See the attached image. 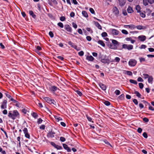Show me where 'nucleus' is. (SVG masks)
Masks as SVG:
<instances>
[{
    "instance_id": "nucleus-1",
    "label": "nucleus",
    "mask_w": 154,
    "mask_h": 154,
    "mask_svg": "<svg viewBox=\"0 0 154 154\" xmlns=\"http://www.w3.org/2000/svg\"><path fill=\"white\" fill-rule=\"evenodd\" d=\"M19 114L17 110H14L13 113L11 112V111H10L8 113V117L12 118L13 120L15 119L16 117H19Z\"/></svg>"
},
{
    "instance_id": "nucleus-2",
    "label": "nucleus",
    "mask_w": 154,
    "mask_h": 154,
    "mask_svg": "<svg viewBox=\"0 0 154 154\" xmlns=\"http://www.w3.org/2000/svg\"><path fill=\"white\" fill-rule=\"evenodd\" d=\"M106 57L105 55L104 57V58L101 59L100 61L103 63H107V64H109L110 62H112L110 58H109L108 57L107 58Z\"/></svg>"
},
{
    "instance_id": "nucleus-3",
    "label": "nucleus",
    "mask_w": 154,
    "mask_h": 154,
    "mask_svg": "<svg viewBox=\"0 0 154 154\" xmlns=\"http://www.w3.org/2000/svg\"><path fill=\"white\" fill-rule=\"evenodd\" d=\"M44 99L48 103L50 104H53L54 105H56V102L54 100L51 99L48 97H45Z\"/></svg>"
},
{
    "instance_id": "nucleus-4",
    "label": "nucleus",
    "mask_w": 154,
    "mask_h": 154,
    "mask_svg": "<svg viewBox=\"0 0 154 154\" xmlns=\"http://www.w3.org/2000/svg\"><path fill=\"white\" fill-rule=\"evenodd\" d=\"M133 46L131 45L123 44L122 45V48L131 50L133 49Z\"/></svg>"
},
{
    "instance_id": "nucleus-5",
    "label": "nucleus",
    "mask_w": 154,
    "mask_h": 154,
    "mask_svg": "<svg viewBox=\"0 0 154 154\" xmlns=\"http://www.w3.org/2000/svg\"><path fill=\"white\" fill-rule=\"evenodd\" d=\"M137 63V61L134 59H131L128 62L129 65L131 66H134Z\"/></svg>"
},
{
    "instance_id": "nucleus-6",
    "label": "nucleus",
    "mask_w": 154,
    "mask_h": 154,
    "mask_svg": "<svg viewBox=\"0 0 154 154\" xmlns=\"http://www.w3.org/2000/svg\"><path fill=\"white\" fill-rule=\"evenodd\" d=\"M7 101L6 100H4L2 103L1 108L2 109H5L7 108Z\"/></svg>"
},
{
    "instance_id": "nucleus-7",
    "label": "nucleus",
    "mask_w": 154,
    "mask_h": 154,
    "mask_svg": "<svg viewBox=\"0 0 154 154\" xmlns=\"http://www.w3.org/2000/svg\"><path fill=\"white\" fill-rule=\"evenodd\" d=\"M64 28L66 30L67 32H72V28L69 26V25L68 24H66L64 26Z\"/></svg>"
},
{
    "instance_id": "nucleus-8",
    "label": "nucleus",
    "mask_w": 154,
    "mask_h": 154,
    "mask_svg": "<svg viewBox=\"0 0 154 154\" xmlns=\"http://www.w3.org/2000/svg\"><path fill=\"white\" fill-rule=\"evenodd\" d=\"M113 12L115 15L118 16L119 14V11L116 7H115L113 9Z\"/></svg>"
},
{
    "instance_id": "nucleus-9",
    "label": "nucleus",
    "mask_w": 154,
    "mask_h": 154,
    "mask_svg": "<svg viewBox=\"0 0 154 154\" xmlns=\"http://www.w3.org/2000/svg\"><path fill=\"white\" fill-rule=\"evenodd\" d=\"M110 31L111 32L112 34L113 35H117L119 33V31L115 29H110Z\"/></svg>"
},
{
    "instance_id": "nucleus-10",
    "label": "nucleus",
    "mask_w": 154,
    "mask_h": 154,
    "mask_svg": "<svg viewBox=\"0 0 154 154\" xmlns=\"http://www.w3.org/2000/svg\"><path fill=\"white\" fill-rule=\"evenodd\" d=\"M55 134V133L54 132L51 131L48 133L47 136L48 137L52 138L54 137V134Z\"/></svg>"
},
{
    "instance_id": "nucleus-11",
    "label": "nucleus",
    "mask_w": 154,
    "mask_h": 154,
    "mask_svg": "<svg viewBox=\"0 0 154 154\" xmlns=\"http://www.w3.org/2000/svg\"><path fill=\"white\" fill-rule=\"evenodd\" d=\"M63 148L68 152H70L71 151V149L69 147L68 145L66 144L63 143Z\"/></svg>"
},
{
    "instance_id": "nucleus-12",
    "label": "nucleus",
    "mask_w": 154,
    "mask_h": 154,
    "mask_svg": "<svg viewBox=\"0 0 154 154\" xmlns=\"http://www.w3.org/2000/svg\"><path fill=\"white\" fill-rule=\"evenodd\" d=\"M108 46L110 48L113 49H116L117 48V46H116L113 45L112 44L110 43L108 44Z\"/></svg>"
},
{
    "instance_id": "nucleus-13",
    "label": "nucleus",
    "mask_w": 154,
    "mask_h": 154,
    "mask_svg": "<svg viewBox=\"0 0 154 154\" xmlns=\"http://www.w3.org/2000/svg\"><path fill=\"white\" fill-rule=\"evenodd\" d=\"M58 89V88L57 87L54 86H52L50 88V90L53 93H54Z\"/></svg>"
},
{
    "instance_id": "nucleus-14",
    "label": "nucleus",
    "mask_w": 154,
    "mask_h": 154,
    "mask_svg": "<svg viewBox=\"0 0 154 154\" xmlns=\"http://www.w3.org/2000/svg\"><path fill=\"white\" fill-rule=\"evenodd\" d=\"M119 1V4L120 6H124L126 3V0H118Z\"/></svg>"
},
{
    "instance_id": "nucleus-15",
    "label": "nucleus",
    "mask_w": 154,
    "mask_h": 154,
    "mask_svg": "<svg viewBox=\"0 0 154 154\" xmlns=\"http://www.w3.org/2000/svg\"><path fill=\"white\" fill-rule=\"evenodd\" d=\"M99 85L100 87L103 91H105L106 89V85L102 83H100L99 84Z\"/></svg>"
},
{
    "instance_id": "nucleus-16",
    "label": "nucleus",
    "mask_w": 154,
    "mask_h": 154,
    "mask_svg": "<svg viewBox=\"0 0 154 154\" xmlns=\"http://www.w3.org/2000/svg\"><path fill=\"white\" fill-rule=\"evenodd\" d=\"M138 38L140 41L143 42L146 39V37L144 35H141L139 36Z\"/></svg>"
},
{
    "instance_id": "nucleus-17",
    "label": "nucleus",
    "mask_w": 154,
    "mask_h": 154,
    "mask_svg": "<svg viewBox=\"0 0 154 154\" xmlns=\"http://www.w3.org/2000/svg\"><path fill=\"white\" fill-rule=\"evenodd\" d=\"M127 11L128 13H131L133 12V10L132 7L129 6L127 9Z\"/></svg>"
},
{
    "instance_id": "nucleus-18",
    "label": "nucleus",
    "mask_w": 154,
    "mask_h": 154,
    "mask_svg": "<svg viewBox=\"0 0 154 154\" xmlns=\"http://www.w3.org/2000/svg\"><path fill=\"white\" fill-rule=\"evenodd\" d=\"M112 43L116 46H117L119 45V42L116 40L114 39L112 40Z\"/></svg>"
},
{
    "instance_id": "nucleus-19",
    "label": "nucleus",
    "mask_w": 154,
    "mask_h": 154,
    "mask_svg": "<svg viewBox=\"0 0 154 154\" xmlns=\"http://www.w3.org/2000/svg\"><path fill=\"white\" fill-rule=\"evenodd\" d=\"M68 43V44L70 45L72 47H73L75 49H76V48L77 47V46L74 45V43H72L71 41L69 42Z\"/></svg>"
},
{
    "instance_id": "nucleus-20",
    "label": "nucleus",
    "mask_w": 154,
    "mask_h": 154,
    "mask_svg": "<svg viewBox=\"0 0 154 154\" xmlns=\"http://www.w3.org/2000/svg\"><path fill=\"white\" fill-rule=\"evenodd\" d=\"M94 23V24L99 29H102L101 26L98 22H95Z\"/></svg>"
},
{
    "instance_id": "nucleus-21",
    "label": "nucleus",
    "mask_w": 154,
    "mask_h": 154,
    "mask_svg": "<svg viewBox=\"0 0 154 154\" xmlns=\"http://www.w3.org/2000/svg\"><path fill=\"white\" fill-rule=\"evenodd\" d=\"M29 14L33 18H35L36 16L34 14L32 11H29Z\"/></svg>"
},
{
    "instance_id": "nucleus-22",
    "label": "nucleus",
    "mask_w": 154,
    "mask_h": 154,
    "mask_svg": "<svg viewBox=\"0 0 154 154\" xmlns=\"http://www.w3.org/2000/svg\"><path fill=\"white\" fill-rule=\"evenodd\" d=\"M94 58L91 55L88 56L86 57V59L89 61H92L94 60Z\"/></svg>"
},
{
    "instance_id": "nucleus-23",
    "label": "nucleus",
    "mask_w": 154,
    "mask_h": 154,
    "mask_svg": "<svg viewBox=\"0 0 154 154\" xmlns=\"http://www.w3.org/2000/svg\"><path fill=\"white\" fill-rule=\"evenodd\" d=\"M136 27L139 30H141L142 29H144L146 28V27L140 25H138Z\"/></svg>"
},
{
    "instance_id": "nucleus-24",
    "label": "nucleus",
    "mask_w": 154,
    "mask_h": 154,
    "mask_svg": "<svg viewBox=\"0 0 154 154\" xmlns=\"http://www.w3.org/2000/svg\"><path fill=\"white\" fill-rule=\"evenodd\" d=\"M97 42L100 45L103 47H104L105 46V44L103 41L99 40Z\"/></svg>"
},
{
    "instance_id": "nucleus-25",
    "label": "nucleus",
    "mask_w": 154,
    "mask_h": 154,
    "mask_svg": "<svg viewBox=\"0 0 154 154\" xmlns=\"http://www.w3.org/2000/svg\"><path fill=\"white\" fill-rule=\"evenodd\" d=\"M82 14L85 17H88V14L85 11H82Z\"/></svg>"
},
{
    "instance_id": "nucleus-26",
    "label": "nucleus",
    "mask_w": 154,
    "mask_h": 154,
    "mask_svg": "<svg viewBox=\"0 0 154 154\" xmlns=\"http://www.w3.org/2000/svg\"><path fill=\"white\" fill-rule=\"evenodd\" d=\"M136 10L137 11V13H139L140 11V7L139 5H137L135 7Z\"/></svg>"
},
{
    "instance_id": "nucleus-27",
    "label": "nucleus",
    "mask_w": 154,
    "mask_h": 154,
    "mask_svg": "<svg viewBox=\"0 0 154 154\" xmlns=\"http://www.w3.org/2000/svg\"><path fill=\"white\" fill-rule=\"evenodd\" d=\"M125 73L128 75L131 76L132 75V73L130 71L125 70Z\"/></svg>"
},
{
    "instance_id": "nucleus-28",
    "label": "nucleus",
    "mask_w": 154,
    "mask_h": 154,
    "mask_svg": "<svg viewBox=\"0 0 154 154\" xmlns=\"http://www.w3.org/2000/svg\"><path fill=\"white\" fill-rule=\"evenodd\" d=\"M126 26L128 27L131 29H134L136 28V26L133 24L128 25H126Z\"/></svg>"
},
{
    "instance_id": "nucleus-29",
    "label": "nucleus",
    "mask_w": 154,
    "mask_h": 154,
    "mask_svg": "<svg viewBox=\"0 0 154 154\" xmlns=\"http://www.w3.org/2000/svg\"><path fill=\"white\" fill-rule=\"evenodd\" d=\"M140 15L141 17L143 18H144L145 17V14L144 12H139Z\"/></svg>"
},
{
    "instance_id": "nucleus-30",
    "label": "nucleus",
    "mask_w": 154,
    "mask_h": 154,
    "mask_svg": "<svg viewBox=\"0 0 154 154\" xmlns=\"http://www.w3.org/2000/svg\"><path fill=\"white\" fill-rule=\"evenodd\" d=\"M153 78L152 76H149L148 78V82L150 83L152 82L153 80Z\"/></svg>"
},
{
    "instance_id": "nucleus-31",
    "label": "nucleus",
    "mask_w": 154,
    "mask_h": 154,
    "mask_svg": "<svg viewBox=\"0 0 154 154\" xmlns=\"http://www.w3.org/2000/svg\"><path fill=\"white\" fill-rule=\"evenodd\" d=\"M129 82L131 83L136 85L137 84V82L136 80L133 79H130L129 80Z\"/></svg>"
},
{
    "instance_id": "nucleus-32",
    "label": "nucleus",
    "mask_w": 154,
    "mask_h": 154,
    "mask_svg": "<svg viewBox=\"0 0 154 154\" xmlns=\"http://www.w3.org/2000/svg\"><path fill=\"white\" fill-rule=\"evenodd\" d=\"M143 4L145 6H146L148 5V0H143Z\"/></svg>"
},
{
    "instance_id": "nucleus-33",
    "label": "nucleus",
    "mask_w": 154,
    "mask_h": 154,
    "mask_svg": "<svg viewBox=\"0 0 154 154\" xmlns=\"http://www.w3.org/2000/svg\"><path fill=\"white\" fill-rule=\"evenodd\" d=\"M5 94L8 98L10 99V100L11 101V98H13L11 96L10 94H9L7 92L5 93Z\"/></svg>"
},
{
    "instance_id": "nucleus-34",
    "label": "nucleus",
    "mask_w": 154,
    "mask_h": 154,
    "mask_svg": "<svg viewBox=\"0 0 154 154\" xmlns=\"http://www.w3.org/2000/svg\"><path fill=\"white\" fill-rule=\"evenodd\" d=\"M134 94H135L136 95V96L138 97H140L141 95L137 91H135Z\"/></svg>"
},
{
    "instance_id": "nucleus-35",
    "label": "nucleus",
    "mask_w": 154,
    "mask_h": 154,
    "mask_svg": "<svg viewBox=\"0 0 154 154\" xmlns=\"http://www.w3.org/2000/svg\"><path fill=\"white\" fill-rule=\"evenodd\" d=\"M54 118L56 119V121L57 122H59V121L62 120L61 117L57 116H54Z\"/></svg>"
},
{
    "instance_id": "nucleus-36",
    "label": "nucleus",
    "mask_w": 154,
    "mask_h": 154,
    "mask_svg": "<svg viewBox=\"0 0 154 154\" xmlns=\"http://www.w3.org/2000/svg\"><path fill=\"white\" fill-rule=\"evenodd\" d=\"M32 116L35 118H36L38 117V115L37 114L33 112L32 114Z\"/></svg>"
},
{
    "instance_id": "nucleus-37",
    "label": "nucleus",
    "mask_w": 154,
    "mask_h": 154,
    "mask_svg": "<svg viewBox=\"0 0 154 154\" xmlns=\"http://www.w3.org/2000/svg\"><path fill=\"white\" fill-rule=\"evenodd\" d=\"M104 103L107 106H109L110 104V102L108 101H105L104 102Z\"/></svg>"
},
{
    "instance_id": "nucleus-38",
    "label": "nucleus",
    "mask_w": 154,
    "mask_h": 154,
    "mask_svg": "<svg viewBox=\"0 0 154 154\" xmlns=\"http://www.w3.org/2000/svg\"><path fill=\"white\" fill-rule=\"evenodd\" d=\"M122 33L125 35H127L128 33V32L125 29L122 30Z\"/></svg>"
},
{
    "instance_id": "nucleus-39",
    "label": "nucleus",
    "mask_w": 154,
    "mask_h": 154,
    "mask_svg": "<svg viewBox=\"0 0 154 154\" xmlns=\"http://www.w3.org/2000/svg\"><path fill=\"white\" fill-rule=\"evenodd\" d=\"M57 25L59 26L61 28H63V23L61 22H59L57 23Z\"/></svg>"
},
{
    "instance_id": "nucleus-40",
    "label": "nucleus",
    "mask_w": 154,
    "mask_h": 154,
    "mask_svg": "<svg viewBox=\"0 0 154 154\" xmlns=\"http://www.w3.org/2000/svg\"><path fill=\"white\" fill-rule=\"evenodd\" d=\"M101 35L102 37H106L107 36V34L106 32H103L101 34Z\"/></svg>"
},
{
    "instance_id": "nucleus-41",
    "label": "nucleus",
    "mask_w": 154,
    "mask_h": 154,
    "mask_svg": "<svg viewBox=\"0 0 154 154\" xmlns=\"http://www.w3.org/2000/svg\"><path fill=\"white\" fill-rule=\"evenodd\" d=\"M143 78L144 79H146L149 77V75L147 74H143Z\"/></svg>"
},
{
    "instance_id": "nucleus-42",
    "label": "nucleus",
    "mask_w": 154,
    "mask_h": 154,
    "mask_svg": "<svg viewBox=\"0 0 154 154\" xmlns=\"http://www.w3.org/2000/svg\"><path fill=\"white\" fill-rule=\"evenodd\" d=\"M142 102L145 104V105L147 106V105H150V104L149 103H148L145 100H143L142 101Z\"/></svg>"
},
{
    "instance_id": "nucleus-43",
    "label": "nucleus",
    "mask_w": 154,
    "mask_h": 154,
    "mask_svg": "<svg viewBox=\"0 0 154 154\" xmlns=\"http://www.w3.org/2000/svg\"><path fill=\"white\" fill-rule=\"evenodd\" d=\"M86 116L87 119H88V121H89V122H93V121H92V118L91 117L89 116L88 115H86Z\"/></svg>"
},
{
    "instance_id": "nucleus-44",
    "label": "nucleus",
    "mask_w": 154,
    "mask_h": 154,
    "mask_svg": "<svg viewBox=\"0 0 154 154\" xmlns=\"http://www.w3.org/2000/svg\"><path fill=\"white\" fill-rule=\"evenodd\" d=\"M60 20L62 21H65L66 20V18L64 16H61L60 17Z\"/></svg>"
},
{
    "instance_id": "nucleus-45",
    "label": "nucleus",
    "mask_w": 154,
    "mask_h": 154,
    "mask_svg": "<svg viewBox=\"0 0 154 154\" xmlns=\"http://www.w3.org/2000/svg\"><path fill=\"white\" fill-rule=\"evenodd\" d=\"M89 11L92 14H95L94 10L92 8H90L89 9Z\"/></svg>"
},
{
    "instance_id": "nucleus-46",
    "label": "nucleus",
    "mask_w": 154,
    "mask_h": 154,
    "mask_svg": "<svg viewBox=\"0 0 154 154\" xmlns=\"http://www.w3.org/2000/svg\"><path fill=\"white\" fill-rule=\"evenodd\" d=\"M23 132L25 134L28 133V131L27 129L26 128H24L23 129Z\"/></svg>"
},
{
    "instance_id": "nucleus-47",
    "label": "nucleus",
    "mask_w": 154,
    "mask_h": 154,
    "mask_svg": "<svg viewBox=\"0 0 154 154\" xmlns=\"http://www.w3.org/2000/svg\"><path fill=\"white\" fill-rule=\"evenodd\" d=\"M60 140L61 142H63L65 141L66 139L64 137H60Z\"/></svg>"
},
{
    "instance_id": "nucleus-48",
    "label": "nucleus",
    "mask_w": 154,
    "mask_h": 154,
    "mask_svg": "<svg viewBox=\"0 0 154 154\" xmlns=\"http://www.w3.org/2000/svg\"><path fill=\"white\" fill-rule=\"evenodd\" d=\"M139 88L140 89H142L143 87V85L142 83H139Z\"/></svg>"
},
{
    "instance_id": "nucleus-49",
    "label": "nucleus",
    "mask_w": 154,
    "mask_h": 154,
    "mask_svg": "<svg viewBox=\"0 0 154 154\" xmlns=\"http://www.w3.org/2000/svg\"><path fill=\"white\" fill-rule=\"evenodd\" d=\"M104 142L107 145H109L111 146V145L109 142H108L106 140H105L104 141Z\"/></svg>"
},
{
    "instance_id": "nucleus-50",
    "label": "nucleus",
    "mask_w": 154,
    "mask_h": 154,
    "mask_svg": "<svg viewBox=\"0 0 154 154\" xmlns=\"http://www.w3.org/2000/svg\"><path fill=\"white\" fill-rule=\"evenodd\" d=\"M84 53L83 51H81L78 53L79 55L81 56H82L83 55Z\"/></svg>"
},
{
    "instance_id": "nucleus-51",
    "label": "nucleus",
    "mask_w": 154,
    "mask_h": 154,
    "mask_svg": "<svg viewBox=\"0 0 154 154\" xmlns=\"http://www.w3.org/2000/svg\"><path fill=\"white\" fill-rule=\"evenodd\" d=\"M49 35L51 38H53L54 37V34L52 32L50 31L49 32Z\"/></svg>"
},
{
    "instance_id": "nucleus-52",
    "label": "nucleus",
    "mask_w": 154,
    "mask_h": 154,
    "mask_svg": "<svg viewBox=\"0 0 154 154\" xmlns=\"http://www.w3.org/2000/svg\"><path fill=\"white\" fill-rule=\"evenodd\" d=\"M133 101L135 105H137L138 104V101L136 99H134L133 100Z\"/></svg>"
},
{
    "instance_id": "nucleus-53",
    "label": "nucleus",
    "mask_w": 154,
    "mask_h": 154,
    "mask_svg": "<svg viewBox=\"0 0 154 154\" xmlns=\"http://www.w3.org/2000/svg\"><path fill=\"white\" fill-rule=\"evenodd\" d=\"M55 148L57 149H63V148L61 146L57 145Z\"/></svg>"
},
{
    "instance_id": "nucleus-54",
    "label": "nucleus",
    "mask_w": 154,
    "mask_h": 154,
    "mask_svg": "<svg viewBox=\"0 0 154 154\" xmlns=\"http://www.w3.org/2000/svg\"><path fill=\"white\" fill-rule=\"evenodd\" d=\"M143 136L144 138H147V137H148L147 134V133L145 132H144L143 133Z\"/></svg>"
},
{
    "instance_id": "nucleus-55",
    "label": "nucleus",
    "mask_w": 154,
    "mask_h": 154,
    "mask_svg": "<svg viewBox=\"0 0 154 154\" xmlns=\"http://www.w3.org/2000/svg\"><path fill=\"white\" fill-rule=\"evenodd\" d=\"M25 136L26 138H27L28 139L30 138V135L28 133H27L25 134Z\"/></svg>"
},
{
    "instance_id": "nucleus-56",
    "label": "nucleus",
    "mask_w": 154,
    "mask_h": 154,
    "mask_svg": "<svg viewBox=\"0 0 154 154\" xmlns=\"http://www.w3.org/2000/svg\"><path fill=\"white\" fill-rule=\"evenodd\" d=\"M115 93L116 95H119L120 94V91L119 90H116L115 91Z\"/></svg>"
},
{
    "instance_id": "nucleus-57",
    "label": "nucleus",
    "mask_w": 154,
    "mask_h": 154,
    "mask_svg": "<svg viewBox=\"0 0 154 154\" xmlns=\"http://www.w3.org/2000/svg\"><path fill=\"white\" fill-rule=\"evenodd\" d=\"M140 61V62L144 61H145V59L143 57H140L139 58Z\"/></svg>"
},
{
    "instance_id": "nucleus-58",
    "label": "nucleus",
    "mask_w": 154,
    "mask_h": 154,
    "mask_svg": "<svg viewBox=\"0 0 154 154\" xmlns=\"http://www.w3.org/2000/svg\"><path fill=\"white\" fill-rule=\"evenodd\" d=\"M43 120L41 118H39L38 119L37 123L38 124H40L42 122Z\"/></svg>"
},
{
    "instance_id": "nucleus-59",
    "label": "nucleus",
    "mask_w": 154,
    "mask_h": 154,
    "mask_svg": "<svg viewBox=\"0 0 154 154\" xmlns=\"http://www.w3.org/2000/svg\"><path fill=\"white\" fill-rule=\"evenodd\" d=\"M143 120L146 122H149V119L146 117L144 118L143 119Z\"/></svg>"
},
{
    "instance_id": "nucleus-60",
    "label": "nucleus",
    "mask_w": 154,
    "mask_h": 154,
    "mask_svg": "<svg viewBox=\"0 0 154 154\" xmlns=\"http://www.w3.org/2000/svg\"><path fill=\"white\" fill-rule=\"evenodd\" d=\"M78 32L80 34H81V35H82L83 34V33H82V29H79L78 30Z\"/></svg>"
},
{
    "instance_id": "nucleus-61",
    "label": "nucleus",
    "mask_w": 154,
    "mask_h": 154,
    "mask_svg": "<svg viewBox=\"0 0 154 154\" xmlns=\"http://www.w3.org/2000/svg\"><path fill=\"white\" fill-rule=\"evenodd\" d=\"M137 132L139 133H141V132L142 131V129L141 128H138L137 130Z\"/></svg>"
},
{
    "instance_id": "nucleus-62",
    "label": "nucleus",
    "mask_w": 154,
    "mask_h": 154,
    "mask_svg": "<svg viewBox=\"0 0 154 154\" xmlns=\"http://www.w3.org/2000/svg\"><path fill=\"white\" fill-rule=\"evenodd\" d=\"M122 14L124 16H126L127 14V12L125 10H123L122 11Z\"/></svg>"
},
{
    "instance_id": "nucleus-63",
    "label": "nucleus",
    "mask_w": 154,
    "mask_h": 154,
    "mask_svg": "<svg viewBox=\"0 0 154 154\" xmlns=\"http://www.w3.org/2000/svg\"><path fill=\"white\" fill-rule=\"evenodd\" d=\"M72 24L73 27L74 28L76 29L77 28V26L75 23H72Z\"/></svg>"
},
{
    "instance_id": "nucleus-64",
    "label": "nucleus",
    "mask_w": 154,
    "mask_h": 154,
    "mask_svg": "<svg viewBox=\"0 0 154 154\" xmlns=\"http://www.w3.org/2000/svg\"><path fill=\"white\" fill-rule=\"evenodd\" d=\"M148 50L150 52H152L154 51V49L152 48H148Z\"/></svg>"
}]
</instances>
